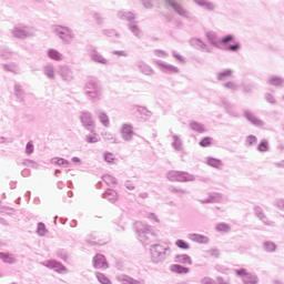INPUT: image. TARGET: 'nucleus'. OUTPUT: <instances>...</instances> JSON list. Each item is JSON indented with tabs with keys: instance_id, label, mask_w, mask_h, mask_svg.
I'll use <instances>...</instances> for the list:
<instances>
[{
	"instance_id": "f257e3e1",
	"label": "nucleus",
	"mask_w": 284,
	"mask_h": 284,
	"mask_svg": "<svg viewBox=\"0 0 284 284\" xmlns=\"http://www.w3.org/2000/svg\"><path fill=\"white\" fill-rule=\"evenodd\" d=\"M165 252H168V246L156 244L151 248V258L153 263H161L165 258Z\"/></svg>"
},
{
	"instance_id": "f03ea898",
	"label": "nucleus",
	"mask_w": 284,
	"mask_h": 284,
	"mask_svg": "<svg viewBox=\"0 0 284 284\" xmlns=\"http://www.w3.org/2000/svg\"><path fill=\"white\" fill-rule=\"evenodd\" d=\"M93 267H95V270H108V260H105L103 254H97L94 256Z\"/></svg>"
},
{
	"instance_id": "7ed1b4c3",
	"label": "nucleus",
	"mask_w": 284,
	"mask_h": 284,
	"mask_svg": "<svg viewBox=\"0 0 284 284\" xmlns=\"http://www.w3.org/2000/svg\"><path fill=\"white\" fill-rule=\"evenodd\" d=\"M170 179L171 181H192V176L187 173H183V172H172L170 173Z\"/></svg>"
},
{
	"instance_id": "20e7f679",
	"label": "nucleus",
	"mask_w": 284,
	"mask_h": 284,
	"mask_svg": "<svg viewBox=\"0 0 284 284\" xmlns=\"http://www.w3.org/2000/svg\"><path fill=\"white\" fill-rule=\"evenodd\" d=\"M55 32L59 34L60 39H63L64 41H70V38L72 37V32L65 27H57Z\"/></svg>"
},
{
	"instance_id": "39448f33",
	"label": "nucleus",
	"mask_w": 284,
	"mask_h": 284,
	"mask_svg": "<svg viewBox=\"0 0 284 284\" xmlns=\"http://www.w3.org/2000/svg\"><path fill=\"white\" fill-rule=\"evenodd\" d=\"M121 134L125 141H131L132 136H134V130L130 124H123L121 129Z\"/></svg>"
},
{
	"instance_id": "423d86ee",
	"label": "nucleus",
	"mask_w": 284,
	"mask_h": 284,
	"mask_svg": "<svg viewBox=\"0 0 284 284\" xmlns=\"http://www.w3.org/2000/svg\"><path fill=\"white\" fill-rule=\"evenodd\" d=\"M104 199H106L111 203H115V201L119 200V194L116 193V191L109 189L104 193Z\"/></svg>"
},
{
	"instance_id": "0eeeda50",
	"label": "nucleus",
	"mask_w": 284,
	"mask_h": 284,
	"mask_svg": "<svg viewBox=\"0 0 284 284\" xmlns=\"http://www.w3.org/2000/svg\"><path fill=\"white\" fill-rule=\"evenodd\" d=\"M206 163L216 170H221L223 168V162L216 158H207Z\"/></svg>"
},
{
	"instance_id": "6e6552de",
	"label": "nucleus",
	"mask_w": 284,
	"mask_h": 284,
	"mask_svg": "<svg viewBox=\"0 0 284 284\" xmlns=\"http://www.w3.org/2000/svg\"><path fill=\"white\" fill-rule=\"evenodd\" d=\"M175 263H181L182 265H192V257L186 254L178 255L175 257Z\"/></svg>"
},
{
	"instance_id": "1a4fd4ad",
	"label": "nucleus",
	"mask_w": 284,
	"mask_h": 284,
	"mask_svg": "<svg viewBox=\"0 0 284 284\" xmlns=\"http://www.w3.org/2000/svg\"><path fill=\"white\" fill-rule=\"evenodd\" d=\"M191 241H195V243H207L210 240L205 235L193 233L190 235Z\"/></svg>"
},
{
	"instance_id": "9d476101",
	"label": "nucleus",
	"mask_w": 284,
	"mask_h": 284,
	"mask_svg": "<svg viewBox=\"0 0 284 284\" xmlns=\"http://www.w3.org/2000/svg\"><path fill=\"white\" fill-rule=\"evenodd\" d=\"M171 271L175 272V274H187V272H190L187 267L181 266L179 264H173L171 266Z\"/></svg>"
},
{
	"instance_id": "9b49d317",
	"label": "nucleus",
	"mask_w": 284,
	"mask_h": 284,
	"mask_svg": "<svg viewBox=\"0 0 284 284\" xmlns=\"http://www.w3.org/2000/svg\"><path fill=\"white\" fill-rule=\"evenodd\" d=\"M161 70L163 72H166L169 74H176L179 72V69L176 67L168 65V64H160Z\"/></svg>"
},
{
	"instance_id": "f8f14e48",
	"label": "nucleus",
	"mask_w": 284,
	"mask_h": 284,
	"mask_svg": "<svg viewBox=\"0 0 284 284\" xmlns=\"http://www.w3.org/2000/svg\"><path fill=\"white\" fill-rule=\"evenodd\" d=\"M48 55L53 60V61H61L63 59V54H61L57 50H49Z\"/></svg>"
},
{
	"instance_id": "ddd939ff",
	"label": "nucleus",
	"mask_w": 284,
	"mask_h": 284,
	"mask_svg": "<svg viewBox=\"0 0 284 284\" xmlns=\"http://www.w3.org/2000/svg\"><path fill=\"white\" fill-rule=\"evenodd\" d=\"M212 143H214V139L211 136H205L200 141L201 148H211Z\"/></svg>"
},
{
	"instance_id": "4468645a",
	"label": "nucleus",
	"mask_w": 284,
	"mask_h": 284,
	"mask_svg": "<svg viewBox=\"0 0 284 284\" xmlns=\"http://www.w3.org/2000/svg\"><path fill=\"white\" fill-rule=\"evenodd\" d=\"M81 121L83 125H92L94 123L92 121V115H90V113H83L81 116Z\"/></svg>"
},
{
	"instance_id": "2eb2a0df",
	"label": "nucleus",
	"mask_w": 284,
	"mask_h": 284,
	"mask_svg": "<svg viewBox=\"0 0 284 284\" xmlns=\"http://www.w3.org/2000/svg\"><path fill=\"white\" fill-rule=\"evenodd\" d=\"M97 278L101 284H112L110 278H108L103 273H97Z\"/></svg>"
},
{
	"instance_id": "dca6fc26",
	"label": "nucleus",
	"mask_w": 284,
	"mask_h": 284,
	"mask_svg": "<svg viewBox=\"0 0 284 284\" xmlns=\"http://www.w3.org/2000/svg\"><path fill=\"white\" fill-rule=\"evenodd\" d=\"M206 256L209 258H219V256H221V253L216 248H211L206 252Z\"/></svg>"
},
{
	"instance_id": "f3484780",
	"label": "nucleus",
	"mask_w": 284,
	"mask_h": 284,
	"mask_svg": "<svg viewBox=\"0 0 284 284\" xmlns=\"http://www.w3.org/2000/svg\"><path fill=\"white\" fill-rule=\"evenodd\" d=\"M191 128L192 130H195V132H200V133L205 132V126L203 124H199L197 122H192Z\"/></svg>"
},
{
	"instance_id": "a211bd4d",
	"label": "nucleus",
	"mask_w": 284,
	"mask_h": 284,
	"mask_svg": "<svg viewBox=\"0 0 284 284\" xmlns=\"http://www.w3.org/2000/svg\"><path fill=\"white\" fill-rule=\"evenodd\" d=\"M51 163H53V165H69V162L64 159H61V158H53L51 160Z\"/></svg>"
},
{
	"instance_id": "6ab92c4d",
	"label": "nucleus",
	"mask_w": 284,
	"mask_h": 284,
	"mask_svg": "<svg viewBox=\"0 0 284 284\" xmlns=\"http://www.w3.org/2000/svg\"><path fill=\"white\" fill-rule=\"evenodd\" d=\"M175 245L176 247H180V250H190V244L183 240H178Z\"/></svg>"
},
{
	"instance_id": "aec40b11",
	"label": "nucleus",
	"mask_w": 284,
	"mask_h": 284,
	"mask_svg": "<svg viewBox=\"0 0 284 284\" xmlns=\"http://www.w3.org/2000/svg\"><path fill=\"white\" fill-rule=\"evenodd\" d=\"M99 119L105 128H108V125H110V118H108V115L105 113H100Z\"/></svg>"
},
{
	"instance_id": "412c9836",
	"label": "nucleus",
	"mask_w": 284,
	"mask_h": 284,
	"mask_svg": "<svg viewBox=\"0 0 284 284\" xmlns=\"http://www.w3.org/2000/svg\"><path fill=\"white\" fill-rule=\"evenodd\" d=\"M103 181H105L108 185H116V179L110 174L104 175Z\"/></svg>"
},
{
	"instance_id": "4be33fe9",
	"label": "nucleus",
	"mask_w": 284,
	"mask_h": 284,
	"mask_svg": "<svg viewBox=\"0 0 284 284\" xmlns=\"http://www.w3.org/2000/svg\"><path fill=\"white\" fill-rule=\"evenodd\" d=\"M257 150L260 152H267V150H270V146L267 145V140H263L258 146H257Z\"/></svg>"
},
{
	"instance_id": "5701e85b",
	"label": "nucleus",
	"mask_w": 284,
	"mask_h": 284,
	"mask_svg": "<svg viewBox=\"0 0 284 284\" xmlns=\"http://www.w3.org/2000/svg\"><path fill=\"white\" fill-rule=\"evenodd\" d=\"M38 234L40 236H45V234H48V230L45 229V224H43V223L38 224Z\"/></svg>"
},
{
	"instance_id": "b1692460",
	"label": "nucleus",
	"mask_w": 284,
	"mask_h": 284,
	"mask_svg": "<svg viewBox=\"0 0 284 284\" xmlns=\"http://www.w3.org/2000/svg\"><path fill=\"white\" fill-rule=\"evenodd\" d=\"M225 50H229L230 52H236L237 50H241V44L235 42L233 45H226Z\"/></svg>"
},
{
	"instance_id": "393cba45",
	"label": "nucleus",
	"mask_w": 284,
	"mask_h": 284,
	"mask_svg": "<svg viewBox=\"0 0 284 284\" xmlns=\"http://www.w3.org/2000/svg\"><path fill=\"white\" fill-rule=\"evenodd\" d=\"M246 119H248V121H252V123H255V125H261V120L255 119V116L252 113H245Z\"/></svg>"
},
{
	"instance_id": "a878e982",
	"label": "nucleus",
	"mask_w": 284,
	"mask_h": 284,
	"mask_svg": "<svg viewBox=\"0 0 284 284\" xmlns=\"http://www.w3.org/2000/svg\"><path fill=\"white\" fill-rule=\"evenodd\" d=\"M244 283L245 284H256V277L254 275L244 276Z\"/></svg>"
},
{
	"instance_id": "bb28decb",
	"label": "nucleus",
	"mask_w": 284,
	"mask_h": 284,
	"mask_svg": "<svg viewBox=\"0 0 284 284\" xmlns=\"http://www.w3.org/2000/svg\"><path fill=\"white\" fill-rule=\"evenodd\" d=\"M264 247H265L266 252H275V250H276V245L272 242H266L264 244Z\"/></svg>"
},
{
	"instance_id": "cd10ccee",
	"label": "nucleus",
	"mask_w": 284,
	"mask_h": 284,
	"mask_svg": "<svg viewBox=\"0 0 284 284\" xmlns=\"http://www.w3.org/2000/svg\"><path fill=\"white\" fill-rule=\"evenodd\" d=\"M237 276H242L243 281H245V276H250L251 274L245 268H241L236 271Z\"/></svg>"
},
{
	"instance_id": "c85d7f7f",
	"label": "nucleus",
	"mask_w": 284,
	"mask_h": 284,
	"mask_svg": "<svg viewBox=\"0 0 284 284\" xmlns=\"http://www.w3.org/2000/svg\"><path fill=\"white\" fill-rule=\"evenodd\" d=\"M254 143H256V136L254 135H248L246 138V145H254Z\"/></svg>"
},
{
	"instance_id": "c756f323",
	"label": "nucleus",
	"mask_w": 284,
	"mask_h": 284,
	"mask_svg": "<svg viewBox=\"0 0 284 284\" xmlns=\"http://www.w3.org/2000/svg\"><path fill=\"white\" fill-rule=\"evenodd\" d=\"M217 230L220 232H230V226L227 224H219Z\"/></svg>"
},
{
	"instance_id": "7c9ffc66",
	"label": "nucleus",
	"mask_w": 284,
	"mask_h": 284,
	"mask_svg": "<svg viewBox=\"0 0 284 284\" xmlns=\"http://www.w3.org/2000/svg\"><path fill=\"white\" fill-rule=\"evenodd\" d=\"M58 262L57 261H54V260H50V261H47L45 263H44V266L45 267H50L51 270H53L55 266V264H57Z\"/></svg>"
},
{
	"instance_id": "2f4dec72",
	"label": "nucleus",
	"mask_w": 284,
	"mask_h": 284,
	"mask_svg": "<svg viewBox=\"0 0 284 284\" xmlns=\"http://www.w3.org/2000/svg\"><path fill=\"white\" fill-rule=\"evenodd\" d=\"M173 145L175 150H181V140L176 136H174Z\"/></svg>"
},
{
	"instance_id": "473e14b6",
	"label": "nucleus",
	"mask_w": 284,
	"mask_h": 284,
	"mask_svg": "<svg viewBox=\"0 0 284 284\" xmlns=\"http://www.w3.org/2000/svg\"><path fill=\"white\" fill-rule=\"evenodd\" d=\"M104 160L106 161V163H112L114 161V155L112 153H106L104 155Z\"/></svg>"
},
{
	"instance_id": "72a5a7b5",
	"label": "nucleus",
	"mask_w": 284,
	"mask_h": 284,
	"mask_svg": "<svg viewBox=\"0 0 284 284\" xmlns=\"http://www.w3.org/2000/svg\"><path fill=\"white\" fill-rule=\"evenodd\" d=\"M26 152L27 154H32V152H34V145H32V143L29 142L27 144Z\"/></svg>"
},
{
	"instance_id": "f704fd0d",
	"label": "nucleus",
	"mask_w": 284,
	"mask_h": 284,
	"mask_svg": "<svg viewBox=\"0 0 284 284\" xmlns=\"http://www.w3.org/2000/svg\"><path fill=\"white\" fill-rule=\"evenodd\" d=\"M54 266L55 267L53 270H55V272H65V267L61 265V263L58 262Z\"/></svg>"
},
{
	"instance_id": "c9c22d12",
	"label": "nucleus",
	"mask_w": 284,
	"mask_h": 284,
	"mask_svg": "<svg viewBox=\"0 0 284 284\" xmlns=\"http://www.w3.org/2000/svg\"><path fill=\"white\" fill-rule=\"evenodd\" d=\"M230 41H234V38L232 36H226L225 38L222 39V43L224 45L230 43Z\"/></svg>"
},
{
	"instance_id": "e433bc0d",
	"label": "nucleus",
	"mask_w": 284,
	"mask_h": 284,
	"mask_svg": "<svg viewBox=\"0 0 284 284\" xmlns=\"http://www.w3.org/2000/svg\"><path fill=\"white\" fill-rule=\"evenodd\" d=\"M220 200H221V195L219 193H214L211 196V203H216V201H220Z\"/></svg>"
},
{
	"instance_id": "4c0bfd02",
	"label": "nucleus",
	"mask_w": 284,
	"mask_h": 284,
	"mask_svg": "<svg viewBox=\"0 0 284 284\" xmlns=\"http://www.w3.org/2000/svg\"><path fill=\"white\" fill-rule=\"evenodd\" d=\"M0 256L3 257L4 263H12V257L10 255H3V253H0Z\"/></svg>"
},
{
	"instance_id": "58836bf2",
	"label": "nucleus",
	"mask_w": 284,
	"mask_h": 284,
	"mask_svg": "<svg viewBox=\"0 0 284 284\" xmlns=\"http://www.w3.org/2000/svg\"><path fill=\"white\" fill-rule=\"evenodd\" d=\"M97 141H99V139H97V136H88L87 138L88 143H97Z\"/></svg>"
},
{
	"instance_id": "ea45409f",
	"label": "nucleus",
	"mask_w": 284,
	"mask_h": 284,
	"mask_svg": "<svg viewBox=\"0 0 284 284\" xmlns=\"http://www.w3.org/2000/svg\"><path fill=\"white\" fill-rule=\"evenodd\" d=\"M230 74H232V71H224L219 74V79H223V77H230Z\"/></svg>"
},
{
	"instance_id": "a19ab883",
	"label": "nucleus",
	"mask_w": 284,
	"mask_h": 284,
	"mask_svg": "<svg viewBox=\"0 0 284 284\" xmlns=\"http://www.w3.org/2000/svg\"><path fill=\"white\" fill-rule=\"evenodd\" d=\"M47 74L50 77V79L54 78V71L52 69L47 70Z\"/></svg>"
},
{
	"instance_id": "79ce46f5",
	"label": "nucleus",
	"mask_w": 284,
	"mask_h": 284,
	"mask_svg": "<svg viewBox=\"0 0 284 284\" xmlns=\"http://www.w3.org/2000/svg\"><path fill=\"white\" fill-rule=\"evenodd\" d=\"M72 162H73V163H81V159H79V158H73V159H72Z\"/></svg>"
},
{
	"instance_id": "37998d69",
	"label": "nucleus",
	"mask_w": 284,
	"mask_h": 284,
	"mask_svg": "<svg viewBox=\"0 0 284 284\" xmlns=\"http://www.w3.org/2000/svg\"><path fill=\"white\" fill-rule=\"evenodd\" d=\"M217 281H219L221 284H227V282H225L222 277H219Z\"/></svg>"
},
{
	"instance_id": "c03bdc74",
	"label": "nucleus",
	"mask_w": 284,
	"mask_h": 284,
	"mask_svg": "<svg viewBox=\"0 0 284 284\" xmlns=\"http://www.w3.org/2000/svg\"><path fill=\"white\" fill-rule=\"evenodd\" d=\"M139 112H145V109L144 108H140L138 109Z\"/></svg>"
},
{
	"instance_id": "a18cd8bd",
	"label": "nucleus",
	"mask_w": 284,
	"mask_h": 284,
	"mask_svg": "<svg viewBox=\"0 0 284 284\" xmlns=\"http://www.w3.org/2000/svg\"><path fill=\"white\" fill-rule=\"evenodd\" d=\"M16 37H21V34L19 32L16 31Z\"/></svg>"
},
{
	"instance_id": "49530a36",
	"label": "nucleus",
	"mask_w": 284,
	"mask_h": 284,
	"mask_svg": "<svg viewBox=\"0 0 284 284\" xmlns=\"http://www.w3.org/2000/svg\"><path fill=\"white\" fill-rule=\"evenodd\" d=\"M131 284H139V281H133Z\"/></svg>"
},
{
	"instance_id": "de8ad7c7",
	"label": "nucleus",
	"mask_w": 284,
	"mask_h": 284,
	"mask_svg": "<svg viewBox=\"0 0 284 284\" xmlns=\"http://www.w3.org/2000/svg\"><path fill=\"white\" fill-rule=\"evenodd\" d=\"M204 281H205V283H207V278H205Z\"/></svg>"
},
{
	"instance_id": "09e8293b",
	"label": "nucleus",
	"mask_w": 284,
	"mask_h": 284,
	"mask_svg": "<svg viewBox=\"0 0 284 284\" xmlns=\"http://www.w3.org/2000/svg\"><path fill=\"white\" fill-rule=\"evenodd\" d=\"M276 82H278V80H275Z\"/></svg>"
}]
</instances>
